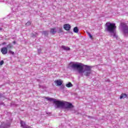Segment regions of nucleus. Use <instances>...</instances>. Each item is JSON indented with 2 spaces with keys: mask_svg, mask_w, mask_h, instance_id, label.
Masks as SVG:
<instances>
[{
  "mask_svg": "<svg viewBox=\"0 0 128 128\" xmlns=\"http://www.w3.org/2000/svg\"><path fill=\"white\" fill-rule=\"evenodd\" d=\"M69 66L72 68L76 70L78 74H82V76H90V75L92 72L91 66L85 65L82 63L71 62L69 64Z\"/></svg>",
  "mask_w": 128,
  "mask_h": 128,
  "instance_id": "obj_1",
  "label": "nucleus"
},
{
  "mask_svg": "<svg viewBox=\"0 0 128 128\" xmlns=\"http://www.w3.org/2000/svg\"><path fill=\"white\" fill-rule=\"evenodd\" d=\"M116 26L114 23H110L108 22L106 24L105 30L111 34V36H113L115 38H118V36L116 33Z\"/></svg>",
  "mask_w": 128,
  "mask_h": 128,
  "instance_id": "obj_2",
  "label": "nucleus"
},
{
  "mask_svg": "<svg viewBox=\"0 0 128 128\" xmlns=\"http://www.w3.org/2000/svg\"><path fill=\"white\" fill-rule=\"evenodd\" d=\"M45 98L49 102H53L56 104V108H64V102L56 100V99H54L49 97H46Z\"/></svg>",
  "mask_w": 128,
  "mask_h": 128,
  "instance_id": "obj_3",
  "label": "nucleus"
},
{
  "mask_svg": "<svg viewBox=\"0 0 128 128\" xmlns=\"http://www.w3.org/2000/svg\"><path fill=\"white\" fill-rule=\"evenodd\" d=\"M64 108H66V110H72V108H74V105H72V104L71 103L64 102Z\"/></svg>",
  "mask_w": 128,
  "mask_h": 128,
  "instance_id": "obj_4",
  "label": "nucleus"
},
{
  "mask_svg": "<svg viewBox=\"0 0 128 128\" xmlns=\"http://www.w3.org/2000/svg\"><path fill=\"white\" fill-rule=\"evenodd\" d=\"M121 24L122 26L123 31L124 32V34H128V26L126 24L123 23H122Z\"/></svg>",
  "mask_w": 128,
  "mask_h": 128,
  "instance_id": "obj_5",
  "label": "nucleus"
},
{
  "mask_svg": "<svg viewBox=\"0 0 128 128\" xmlns=\"http://www.w3.org/2000/svg\"><path fill=\"white\" fill-rule=\"evenodd\" d=\"M1 52L2 54H8V48L6 47H3L1 48Z\"/></svg>",
  "mask_w": 128,
  "mask_h": 128,
  "instance_id": "obj_6",
  "label": "nucleus"
},
{
  "mask_svg": "<svg viewBox=\"0 0 128 128\" xmlns=\"http://www.w3.org/2000/svg\"><path fill=\"white\" fill-rule=\"evenodd\" d=\"M54 82L57 84L58 86H60L62 84V81L60 80H55Z\"/></svg>",
  "mask_w": 128,
  "mask_h": 128,
  "instance_id": "obj_7",
  "label": "nucleus"
},
{
  "mask_svg": "<svg viewBox=\"0 0 128 128\" xmlns=\"http://www.w3.org/2000/svg\"><path fill=\"white\" fill-rule=\"evenodd\" d=\"M64 28L66 30H70V25L68 24H65L64 26Z\"/></svg>",
  "mask_w": 128,
  "mask_h": 128,
  "instance_id": "obj_8",
  "label": "nucleus"
},
{
  "mask_svg": "<svg viewBox=\"0 0 128 128\" xmlns=\"http://www.w3.org/2000/svg\"><path fill=\"white\" fill-rule=\"evenodd\" d=\"M20 124L21 126L23 128H30V126H28L26 124V123L24 121H20Z\"/></svg>",
  "mask_w": 128,
  "mask_h": 128,
  "instance_id": "obj_9",
  "label": "nucleus"
},
{
  "mask_svg": "<svg viewBox=\"0 0 128 128\" xmlns=\"http://www.w3.org/2000/svg\"><path fill=\"white\" fill-rule=\"evenodd\" d=\"M50 33L51 34H56V28H54L50 29Z\"/></svg>",
  "mask_w": 128,
  "mask_h": 128,
  "instance_id": "obj_10",
  "label": "nucleus"
},
{
  "mask_svg": "<svg viewBox=\"0 0 128 128\" xmlns=\"http://www.w3.org/2000/svg\"><path fill=\"white\" fill-rule=\"evenodd\" d=\"M10 126V124L8 123V124H6L4 123H2L1 126L0 128H8Z\"/></svg>",
  "mask_w": 128,
  "mask_h": 128,
  "instance_id": "obj_11",
  "label": "nucleus"
},
{
  "mask_svg": "<svg viewBox=\"0 0 128 128\" xmlns=\"http://www.w3.org/2000/svg\"><path fill=\"white\" fill-rule=\"evenodd\" d=\"M62 48L64 50H70V48L68 46H62Z\"/></svg>",
  "mask_w": 128,
  "mask_h": 128,
  "instance_id": "obj_12",
  "label": "nucleus"
},
{
  "mask_svg": "<svg viewBox=\"0 0 128 128\" xmlns=\"http://www.w3.org/2000/svg\"><path fill=\"white\" fill-rule=\"evenodd\" d=\"M56 32L60 34V32H62V28H56Z\"/></svg>",
  "mask_w": 128,
  "mask_h": 128,
  "instance_id": "obj_13",
  "label": "nucleus"
},
{
  "mask_svg": "<svg viewBox=\"0 0 128 128\" xmlns=\"http://www.w3.org/2000/svg\"><path fill=\"white\" fill-rule=\"evenodd\" d=\"M6 48L7 50H10V48H12V44H9L7 45Z\"/></svg>",
  "mask_w": 128,
  "mask_h": 128,
  "instance_id": "obj_14",
  "label": "nucleus"
},
{
  "mask_svg": "<svg viewBox=\"0 0 128 128\" xmlns=\"http://www.w3.org/2000/svg\"><path fill=\"white\" fill-rule=\"evenodd\" d=\"M126 97V94H122L120 96V98L122 100V98H125Z\"/></svg>",
  "mask_w": 128,
  "mask_h": 128,
  "instance_id": "obj_15",
  "label": "nucleus"
},
{
  "mask_svg": "<svg viewBox=\"0 0 128 128\" xmlns=\"http://www.w3.org/2000/svg\"><path fill=\"white\" fill-rule=\"evenodd\" d=\"M66 88H72V84L71 82H69L68 84H66Z\"/></svg>",
  "mask_w": 128,
  "mask_h": 128,
  "instance_id": "obj_16",
  "label": "nucleus"
},
{
  "mask_svg": "<svg viewBox=\"0 0 128 128\" xmlns=\"http://www.w3.org/2000/svg\"><path fill=\"white\" fill-rule=\"evenodd\" d=\"M74 32H76V34L77 32H78V27L74 28Z\"/></svg>",
  "mask_w": 128,
  "mask_h": 128,
  "instance_id": "obj_17",
  "label": "nucleus"
},
{
  "mask_svg": "<svg viewBox=\"0 0 128 128\" xmlns=\"http://www.w3.org/2000/svg\"><path fill=\"white\" fill-rule=\"evenodd\" d=\"M42 34H44V36H48V31H43Z\"/></svg>",
  "mask_w": 128,
  "mask_h": 128,
  "instance_id": "obj_18",
  "label": "nucleus"
},
{
  "mask_svg": "<svg viewBox=\"0 0 128 128\" xmlns=\"http://www.w3.org/2000/svg\"><path fill=\"white\" fill-rule=\"evenodd\" d=\"M32 22H30L28 21L26 24V26H30Z\"/></svg>",
  "mask_w": 128,
  "mask_h": 128,
  "instance_id": "obj_19",
  "label": "nucleus"
},
{
  "mask_svg": "<svg viewBox=\"0 0 128 128\" xmlns=\"http://www.w3.org/2000/svg\"><path fill=\"white\" fill-rule=\"evenodd\" d=\"M88 36L90 38H91V40H92V34L90 33V32H88Z\"/></svg>",
  "mask_w": 128,
  "mask_h": 128,
  "instance_id": "obj_20",
  "label": "nucleus"
},
{
  "mask_svg": "<svg viewBox=\"0 0 128 128\" xmlns=\"http://www.w3.org/2000/svg\"><path fill=\"white\" fill-rule=\"evenodd\" d=\"M8 54H14V52L12 51V50H8Z\"/></svg>",
  "mask_w": 128,
  "mask_h": 128,
  "instance_id": "obj_21",
  "label": "nucleus"
},
{
  "mask_svg": "<svg viewBox=\"0 0 128 128\" xmlns=\"http://www.w3.org/2000/svg\"><path fill=\"white\" fill-rule=\"evenodd\" d=\"M4 63V60H1L0 62V66H2V64Z\"/></svg>",
  "mask_w": 128,
  "mask_h": 128,
  "instance_id": "obj_22",
  "label": "nucleus"
},
{
  "mask_svg": "<svg viewBox=\"0 0 128 128\" xmlns=\"http://www.w3.org/2000/svg\"><path fill=\"white\" fill-rule=\"evenodd\" d=\"M38 36V33H35L34 35H33L34 36Z\"/></svg>",
  "mask_w": 128,
  "mask_h": 128,
  "instance_id": "obj_23",
  "label": "nucleus"
},
{
  "mask_svg": "<svg viewBox=\"0 0 128 128\" xmlns=\"http://www.w3.org/2000/svg\"><path fill=\"white\" fill-rule=\"evenodd\" d=\"M13 44H16V42H15V41L13 42Z\"/></svg>",
  "mask_w": 128,
  "mask_h": 128,
  "instance_id": "obj_24",
  "label": "nucleus"
},
{
  "mask_svg": "<svg viewBox=\"0 0 128 128\" xmlns=\"http://www.w3.org/2000/svg\"><path fill=\"white\" fill-rule=\"evenodd\" d=\"M40 52V50H38V52Z\"/></svg>",
  "mask_w": 128,
  "mask_h": 128,
  "instance_id": "obj_25",
  "label": "nucleus"
},
{
  "mask_svg": "<svg viewBox=\"0 0 128 128\" xmlns=\"http://www.w3.org/2000/svg\"><path fill=\"white\" fill-rule=\"evenodd\" d=\"M2 30V28L1 27H0V30Z\"/></svg>",
  "mask_w": 128,
  "mask_h": 128,
  "instance_id": "obj_26",
  "label": "nucleus"
},
{
  "mask_svg": "<svg viewBox=\"0 0 128 128\" xmlns=\"http://www.w3.org/2000/svg\"><path fill=\"white\" fill-rule=\"evenodd\" d=\"M0 98H2V94H0Z\"/></svg>",
  "mask_w": 128,
  "mask_h": 128,
  "instance_id": "obj_27",
  "label": "nucleus"
}]
</instances>
